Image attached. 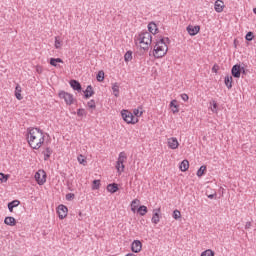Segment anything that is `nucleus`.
Returning a JSON list of instances; mask_svg holds the SVG:
<instances>
[{
    "instance_id": "obj_12",
    "label": "nucleus",
    "mask_w": 256,
    "mask_h": 256,
    "mask_svg": "<svg viewBox=\"0 0 256 256\" xmlns=\"http://www.w3.org/2000/svg\"><path fill=\"white\" fill-rule=\"evenodd\" d=\"M214 9L216 13H223V9H225V3L222 0H216Z\"/></svg>"
},
{
    "instance_id": "obj_30",
    "label": "nucleus",
    "mask_w": 256,
    "mask_h": 256,
    "mask_svg": "<svg viewBox=\"0 0 256 256\" xmlns=\"http://www.w3.org/2000/svg\"><path fill=\"white\" fill-rule=\"evenodd\" d=\"M51 153H53V150H51V148H46V150L43 152L44 161H47V159L51 157Z\"/></svg>"
},
{
    "instance_id": "obj_25",
    "label": "nucleus",
    "mask_w": 256,
    "mask_h": 256,
    "mask_svg": "<svg viewBox=\"0 0 256 256\" xmlns=\"http://www.w3.org/2000/svg\"><path fill=\"white\" fill-rule=\"evenodd\" d=\"M112 91L115 97H119V83L112 84Z\"/></svg>"
},
{
    "instance_id": "obj_23",
    "label": "nucleus",
    "mask_w": 256,
    "mask_h": 256,
    "mask_svg": "<svg viewBox=\"0 0 256 256\" xmlns=\"http://www.w3.org/2000/svg\"><path fill=\"white\" fill-rule=\"evenodd\" d=\"M189 169V160H183L180 164V170L185 172Z\"/></svg>"
},
{
    "instance_id": "obj_49",
    "label": "nucleus",
    "mask_w": 256,
    "mask_h": 256,
    "mask_svg": "<svg viewBox=\"0 0 256 256\" xmlns=\"http://www.w3.org/2000/svg\"><path fill=\"white\" fill-rule=\"evenodd\" d=\"M245 229H251V222H247V223H246Z\"/></svg>"
},
{
    "instance_id": "obj_47",
    "label": "nucleus",
    "mask_w": 256,
    "mask_h": 256,
    "mask_svg": "<svg viewBox=\"0 0 256 256\" xmlns=\"http://www.w3.org/2000/svg\"><path fill=\"white\" fill-rule=\"evenodd\" d=\"M217 71H219V65L215 64V65L212 67V72H213V73H217Z\"/></svg>"
},
{
    "instance_id": "obj_40",
    "label": "nucleus",
    "mask_w": 256,
    "mask_h": 256,
    "mask_svg": "<svg viewBox=\"0 0 256 256\" xmlns=\"http://www.w3.org/2000/svg\"><path fill=\"white\" fill-rule=\"evenodd\" d=\"M173 219H181V211L179 210H174L173 211Z\"/></svg>"
},
{
    "instance_id": "obj_31",
    "label": "nucleus",
    "mask_w": 256,
    "mask_h": 256,
    "mask_svg": "<svg viewBox=\"0 0 256 256\" xmlns=\"http://www.w3.org/2000/svg\"><path fill=\"white\" fill-rule=\"evenodd\" d=\"M205 171H207V166H201L197 171V177H203Z\"/></svg>"
},
{
    "instance_id": "obj_51",
    "label": "nucleus",
    "mask_w": 256,
    "mask_h": 256,
    "mask_svg": "<svg viewBox=\"0 0 256 256\" xmlns=\"http://www.w3.org/2000/svg\"><path fill=\"white\" fill-rule=\"evenodd\" d=\"M215 195H217V194H210V195H208V199H213L215 197Z\"/></svg>"
},
{
    "instance_id": "obj_48",
    "label": "nucleus",
    "mask_w": 256,
    "mask_h": 256,
    "mask_svg": "<svg viewBox=\"0 0 256 256\" xmlns=\"http://www.w3.org/2000/svg\"><path fill=\"white\" fill-rule=\"evenodd\" d=\"M37 73H43V68L41 66L36 67Z\"/></svg>"
},
{
    "instance_id": "obj_33",
    "label": "nucleus",
    "mask_w": 256,
    "mask_h": 256,
    "mask_svg": "<svg viewBox=\"0 0 256 256\" xmlns=\"http://www.w3.org/2000/svg\"><path fill=\"white\" fill-rule=\"evenodd\" d=\"M138 213L143 217L147 213V206L142 205L138 208Z\"/></svg>"
},
{
    "instance_id": "obj_37",
    "label": "nucleus",
    "mask_w": 256,
    "mask_h": 256,
    "mask_svg": "<svg viewBox=\"0 0 256 256\" xmlns=\"http://www.w3.org/2000/svg\"><path fill=\"white\" fill-rule=\"evenodd\" d=\"M78 162L80 163V165H87V160L85 159V156L81 154L78 156Z\"/></svg>"
},
{
    "instance_id": "obj_36",
    "label": "nucleus",
    "mask_w": 256,
    "mask_h": 256,
    "mask_svg": "<svg viewBox=\"0 0 256 256\" xmlns=\"http://www.w3.org/2000/svg\"><path fill=\"white\" fill-rule=\"evenodd\" d=\"M201 256H215V252L211 249H208L202 252Z\"/></svg>"
},
{
    "instance_id": "obj_42",
    "label": "nucleus",
    "mask_w": 256,
    "mask_h": 256,
    "mask_svg": "<svg viewBox=\"0 0 256 256\" xmlns=\"http://www.w3.org/2000/svg\"><path fill=\"white\" fill-rule=\"evenodd\" d=\"M88 107H89L90 109H95V107H96V105H95V100H90V101L88 102Z\"/></svg>"
},
{
    "instance_id": "obj_16",
    "label": "nucleus",
    "mask_w": 256,
    "mask_h": 256,
    "mask_svg": "<svg viewBox=\"0 0 256 256\" xmlns=\"http://www.w3.org/2000/svg\"><path fill=\"white\" fill-rule=\"evenodd\" d=\"M4 223L10 227H15V225H17V220H15L14 217L8 216L4 219Z\"/></svg>"
},
{
    "instance_id": "obj_22",
    "label": "nucleus",
    "mask_w": 256,
    "mask_h": 256,
    "mask_svg": "<svg viewBox=\"0 0 256 256\" xmlns=\"http://www.w3.org/2000/svg\"><path fill=\"white\" fill-rule=\"evenodd\" d=\"M57 63H63V59L61 58H51L50 59V65H52V67H60L59 64Z\"/></svg>"
},
{
    "instance_id": "obj_7",
    "label": "nucleus",
    "mask_w": 256,
    "mask_h": 256,
    "mask_svg": "<svg viewBox=\"0 0 256 256\" xmlns=\"http://www.w3.org/2000/svg\"><path fill=\"white\" fill-rule=\"evenodd\" d=\"M59 97L60 99H64L66 105H73V101H74L73 94H69L65 91H61L59 93Z\"/></svg>"
},
{
    "instance_id": "obj_35",
    "label": "nucleus",
    "mask_w": 256,
    "mask_h": 256,
    "mask_svg": "<svg viewBox=\"0 0 256 256\" xmlns=\"http://www.w3.org/2000/svg\"><path fill=\"white\" fill-rule=\"evenodd\" d=\"M133 113L135 117H141V115H143V108L139 107L138 109H134Z\"/></svg>"
},
{
    "instance_id": "obj_5",
    "label": "nucleus",
    "mask_w": 256,
    "mask_h": 256,
    "mask_svg": "<svg viewBox=\"0 0 256 256\" xmlns=\"http://www.w3.org/2000/svg\"><path fill=\"white\" fill-rule=\"evenodd\" d=\"M121 115L124 121L128 124L131 123L132 125H135V123L139 121V119L133 116V113L129 110H122Z\"/></svg>"
},
{
    "instance_id": "obj_46",
    "label": "nucleus",
    "mask_w": 256,
    "mask_h": 256,
    "mask_svg": "<svg viewBox=\"0 0 256 256\" xmlns=\"http://www.w3.org/2000/svg\"><path fill=\"white\" fill-rule=\"evenodd\" d=\"M182 101H189V95L187 94H181Z\"/></svg>"
},
{
    "instance_id": "obj_28",
    "label": "nucleus",
    "mask_w": 256,
    "mask_h": 256,
    "mask_svg": "<svg viewBox=\"0 0 256 256\" xmlns=\"http://www.w3.org/2000/svg\"><path fill=\"white\" fill-rule=\"evenodd\" d=\"M137 207H139V200L135 199L131 202V211L135 213V211H137Z\"/></svg>"
},
{
    "instance_id": "obj_27",
    "label": "nucleus",
    "mask_w": 256,
    "mask_h": 256,
    "mask_svg": "<svg viewBox=\"0 0 256 256\" xmlns=\"http://www.w3.org/2000/svg\"><path fill=\"white\" fill-rule=\"evenodd\" d=\"M96 79L99 81V83L103 82L105 80V72H103V70L99 71Z\"/></svg>"
},
{
    "instance_id": "obj_21",
    "label": "nucleus",
    "mask_w": 256,
    "mask_h": 256,
    "mask_svg": "<svg viewBox=\"0 0 256 256\" xmlns=\"http://www.w3.org/2000/svg\"><path fill=\"white\" fill-rule=\"evenodd\" d=\"M157 24H155L154 22H150L148 24V31L149 33H152V35H155V33H157Z\"/></svg>"
},
{
    "instance_id": "obj_1",
    "label": "nucleus",
    "mask_w": 256,
    "mask_h": 256,
    "mask_svg": "<svg viewBox=\"0 0 256 256\" xmlns=\"http://www.w3.org/2000/svg\"><path fill=\"white\" fill-rule=\"evenodd\" d=\"M28 145L32 149H41V146L45 143V134H43V130L39 128H28Z\"/></svg>"
},
{
    "instance_id": "obj_18",
    "label": "nucleus",
    "mask_w": 256,
    "mask_h": 256,
    "mask_svg": "<svg viewBox=\"0 0 256 256\" xmlns=\"http://www.w3.org/2000/svg\"><path fill=\"white\" fill-rule=\"evenodd\" d=\"M224 83L228 89H231L233 87V76H225Z\"/></svg>"
},
{
    "instance_id": "obj_44",
    "label": "nucleus",
    "mask_w": 256,
    "mask_h": 256,
    "mask_svg": "<svg viewBox=\"0 0 256 256\" xmlns=\"http://www.w3.org/2000/svg\"><path fill=\"white\" fill-rule=\"evenodd\" d=\"M77 115H78V117H83V115H85V109H78Z\"/></svg>"
},
{
    "instance_id": "obj_9",
    "label": "nucleus",
    "mask_w": 256,
    "mask_h": 256,
    "mask_svg": "<svg viewBox=\"0 0 256 256\" xmlns=\"http://www.w3.org/2000/svg\"><path fill=\"white\" fill-rule=\"evenodd\" d=\"M186 31H188V33H189V35H191V37H195V35H197V33H199V31H201V26L188 25L186 28Z\"/></svg>"
},
{
    "instance_id": "obj_13",
    "label": "nucleus",
    "mask_w": 256,
    "mask_h": 256,
    "mask_svg": "<svg viewBox=\"0 0 256 256\" xmlns=\"http://www.w3.org/2000/svg\"><path fill=\"white\" fill-rule=\"evenodd\" d=\"M168 147L169 149H177L179 147V141L177 140V138H168Z\"/></svg>"
},
{
    "instance_id": "obj_39",
    "label": "nucleus",
    "mask_w": 256,
    "mask_h": 256,
    "mask_svg": "<svg viewBox=\"0 0 256 256\" xmlns=\"http://www.w3.org/2000/svg\"><path fill=\"white\" fill-rule=\"evenodd\" d=\"M9 179V175H5L3 173H0V181L2 183H7V180Z\"/></svg>"
},
{
    "instance_id": "obj_8",
    "label": "nucleus",
    "mask_w": 256,
    "mask_h": 256,
    "mask_svg": "<svg viewBox=\"0 0 256 256\" xmlns=\"http://www.w3.org/2000/svg\"><path fill=\"white\" fill-rule=\"evenodd\" d=\"M68 211H69V209L67 208V206L60 204L57 208V213H58L59 219H65V217H67Z\"/></svg>"
},
{
    "instance_id": "obj_10",
    "label": "nucleus",
    "mask_w": 256,
    "mask_h": 256,
    "mask_svg": "<svg viewBox=\"0 0 256 256\" xmlns=\"http://www.w3.org/2000/svg\"><path fill=\"white\" fill-rule=\"evenodd\" d=\"M232 77L239 79L241 77V64H235L231 70Z\"/></svg>"
},
{
    "instance_id": "obj_14",
    "label": "nucleus",
    "mask_w": 256,
    "mask_h": 256,
    "mask_svg": "<svg viewBox=\"0 0 256 256\" xmlns=\"http://www.w3.org/2000/svg\"><path fill=\"white\" fill-rule=\"evenodd\" d=\"M106 189L108 193H117L119 191V185L117 183L108 184Z\"/></svg>"
},
{
    "instance_id": "obj_45",
    "label": "nucleus",
    "mask_w": 256,
    "mask_h": 256,
    "mask_svg": "<svg viewBox=\"0 0 256 256\" xmlns=\"http://www.w3.org/2000/svg\"><path fill=\"white\" fill-rule=\"evenodd\" d=\"M241 73H242V75H247V70L243 66H240V75H241Z\"/></svg>"
},
{
    "instance_id": "obj_3",
    "label": "nucleus",
    "mask_w": 256,
    "mask_h": 256,
    "mask_svg": "<svg viewBox=\"0 0 256 256\" xmlns=\"http://www.w3.org/2000/svg\"><path fill=\"white\" fill-rule=\"evenodd\" d=\"M138 41L140 43L141 49H143V51H148L153 41V36H151L150 32H142L138 36Z\"/></svg>"
},
{
    "instance_id": "obj_4",
    "label": "nucleus",
    "mask_w": 256,
    "mask_h": 256,
    "mask_svg": "<svg viewBox=\"0 0 256 256\" xmlns=\"http://www.w3.org/2000/svg\"><path fill=\"white\" fill-rule=\"evenodd\" d=\"M125 161H127V154H125V152H120L116 162V169L118 173H123V171H125Z\"/></svg>"
},
{
    "instance_id": "obj_32",
    "label": "nucleus",
    "mask_w": 256,
    "mask_h": 256,
    "mask_svg": "<svg viewBox=\"0 0 256 256\" xmlns=\"http://www.w3.org/2000/svg\"><path fill=\"white\" fill-rule=\"evenodd\" d=\"M62 45H63V42H61V39L59 38V36H56L55 44H54L55 49H61Z\"/></svg>"
},
{
    "instance_id": "obj_11",
    "label": "nucleus",
    "mask_w": 256,
    "mask_h": 256,
    "mask_svg": "<svg viewBox=\"0 0 256 256\" xmlns=\"http://www.w3.org/2000/svg\"><path fill=\"white\" fill-rule=\"evenodd\" d=\"M131 249L133 253H140L141 249H143V244L139 240H134Z\"/></svg>"
},
{
    "instance_id": "obj_26",
    "label": "nucleus",
    "mask_w": 256,
    "mask_h": 256,
    "mask_svg": "<svg viewBox=\"0 0 256 256\" xmlns=\"http://www.w3.org/2000/svg\"><path fill=\"white\" fill-rule=\"evenodd\" d=\"M15 97L18 99V101H21L23 99V96H21V86L17 85L15 90Z\"/></svg>"
},
{
    "instance_id": "obj_6",
    "label": "nucleus",
    "mask_w": 256,
    "mask_h": 256,
    "mask_svg": "<svg viewBox=\"0 0 256 256\" xmlns=\"http://www.w3.org/2000/svg\"><path fill=\"white\" fill-rule=\"evenodd\" d=\"M34 177L38 185H44L45 181H47V174L43 170L36 172Z\"/></svg>"
},
{
    "instance_id": "obj_17",
    "label": "nucleus",
    "mask_w": 256,
    "mask_h": 256,
    "mask_svg": "<svg viewBox=\"0 0 256 256\" xmlns=\"http://www.w3.org/2000/svg\"><path fill=\"white\" fill-rule=\"evenodd\" d=\"M70 87H72V89H74V91H81L82 87H81V83H79V81L77 80H70Z\"/></svg>"
},
{
    "instance_id": "obj_38",
    "label": "nucleus",
    "mask_w": 256,
    "mask_h": 256,
    "mask_svg": "<svg viewBox=\"0 0 256 256\" xmlns=\"http://www.w3.org/2000/svg\"><path fill=\"white\" fill-rule=\"evenodd\" d=\"M245 39L246 41H251L252 39H255V35L250 31L246 34Z\"/></svg>"
},
{
    "instance_id": "obj_24",
    "label": "nucleus",
    "mask_w": 256,
    "mask_h": 256,
    "mask_svg": "<svg viewBox=\"0 0 256 256\" xmlns=\"http://www.w3.org/2000/svg\"><path fill=\"white\" fill-rule=\"evenodd\" d=\"M177 100H172L170 102V107H172V113H179V106H177Z\"/></svg>"
},
{
    "instance_id": "obj_43",
    "label": "nucleus",
    "mask_w": 256,
    "mask_h": 256,
    "mask_svg": "<svg viewBox=\"0 0 256 256\" xmlns=\"http://www.w3.org/2000/svg\"><path fill=\"white\" fill-rule=\"evenodd\" d=\"M71 199H75V194L73 193L66 194V200L71 201Z\"/></svg>"
},
{
    "instance_id": "obj_50",
    "label": "nucleus",
    "mask_w": 256,
    "mask_h": 256,
    "mask_svg": "<svg viewBox=\"0 0 256 256\" xmlns=\"http://www.w3.org/2000/svg\"><path fill=\"white\" fill-rule=\"evenodd\" d=\"M161 39H164V43H170L171 40H169V38H161Z\"/></svg>"
},
{
    "instance_id": "obj_2",
    "label": "nucleus",
    "mask_w": 256,
    "mask_h": 256,
    "mask_svg": "<svg viewBox=\"0 0 256 256\" xmlns=\"http://www.w3.org/2000/svg\"><path fill=\"white\" fill-rule=\"evenodd\" d=\"M168 50L169 47H167L165 39H160L154 47V57L161 59V57H165V55H167Z\"/></svg>"
},
{
    "instance_id": "obj_15",
    "label": "nucleus",
    "mask_w": 256,
    "mask_h": 256,
    "mask_svg": "<svg viewBox=\"0 0 256 256\" xmlns=\"http://www.w3.org/2000/svg\"><path fill=\"white\" fill-rule=\"evenodd\" d=\"M95 95V91H93V86H87L86 90L84 91L85 99H89V97H93Z\"/></svg>"
},
{
    "instance_id": "obj_34",
    "label": "nucleus",
    "mask_w": 256,
    "mask_h": 256,
    "mask_svg": "<svg viewBox=\"0 0 256 256\" xmlns=\"http://www.w3.org/2000/svg\"><path fill=\"white\" fill-rule=\"evenodd\" d=\"M99 187H101V180H94L92 185L93 191L99 189Z\"/></svg>"
},
{
    "instance_id": "obj_29",
    "label": "nucleus",
    "mask_w": 256,
    "mask_h": 256,
    "mask_svg": "<svg viewBox=\"0 0 256 256\" xmlns=\"http://www.w3.org/2000/svg\"><path fill=\"white\" fill-rule=\"evenodd\" d=\"M131 59H133V52L127 51L124 55V61H126V63H129Z\"/></svg>"
},
{
    "instance_id": "obj_41",
    "label": "nucleus",
    "mask_w": 256,
    "mask_h": 256,
    "mask_svg": "<svg viewBox=\"0 0 256 256\" xmlns=\"http://www.w3.org/2000/svg\"><path fill=\"white\" fill-rule=\"evenodd\" d=\"M213 107L211 108V111L213 113H217V102L215 100L212 101Z\"/></svg>"
},
{
    "instance_id": "obj_20",
    "label": "nucleus",
    "mask_w": 256,
    "mask_h": 256,
    "mask_svg": "<svg viewBox=\"0 0 256 256\" xmlns=\"http://www.w3.org/2000/svg\"><path fill=\"white\" fill-rule=\"evenodd\" d=\"M159 213H161V208H158L152 216V223H154L155 225H157V223H159L160 221Z\"/></svg>"
},
{
    "instance_id": "obj_19",
    "label": "nucleus",
    "mask_w": 256,
    "mask_h": 256,
    "mask_svg": "<svg viewBox=\"0 0 256 256\" xmlns=\"http://www.w3.org/2000/svg\"><path fill=\"white\" fill-rule=\"evenodd\" d=\"M20 203L21 202L19 200H13L12 202H9L8 209L10 213H13V209H15V207H19Z\"/></svg>"
}]
</instances>
